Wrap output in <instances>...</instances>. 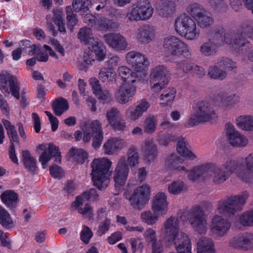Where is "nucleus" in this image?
I'll list each match as a JSON object with an SVG mask.
<instances>
[{
	"label": "nucleus",
	"instance_id": "1",
	"mask_svg": "<svg viewBox=\"0 0 253 253\" xmlns=\"http://www.w3.org/2000/svg\"><path fill=\"white\" fill-rule=\"evenodd\" d=\"M212 181L216 185L224 182L234 174L239 180L249 182L253 179V153L241 161L228 160L222 165L213 167Z\"/></svg>",
	"mask_w": 253,
	"mask_h": 253
},
{
	"label": "nucleus",
	"instance_id": "2",
	"mask_svg": "<svg viewBox=\"0 0 253 253\" xmlns=\"http://www.w3.org/2000/svg\"><path fill=\"white\" fill-rule=\"evenodd\" d=\"M112 161L106 157L95 158L90 164L91 176L94 185L99 189L106 188L110 182Z\"/></svg>",
	"mask_w": 253,
	"mask_h": 253
},
{
	"label": "nucleus",
	"instance_id": "3",
	"mask_svg": "<svg viewBox=\"0 0 253 253\" xmlns=\"http://www.w3.org/2000/svg\"><path fill=\"white\" fill-rule=\"evenodd\" d=\"M82 130H77L74 133L76 140L82 138L85 143L89 142L92 138V146L98 148L103 139V131L101 123L98 120H93L86 123L82 127Z\"/></svg>",
	"mask_w": 253,
	"mask_h": 253
},
{
	"label": "nucleus",
	"instance_id": "4",
	"mask_svg": "<svg viewBox=\"0 0 253 253\" xmlns=\"http://www.w3.org/2000/svg\"><path fill=\"white\" fill-rule=\"evenodd\" d=\"M249 194L245 191L240 195L227 197L219 200L216 210L218 213L232 216L242 211Z\"/></svg>",
	"mask_w": 253,
	"mask_h": 253
},
{
	"label": "nucleus",
	"instance_id": "5",
	"mask_svg": "<svg viewBox=\"0 0 253 253\" xmlns=\"http://www.w3.org/2000/svg\"><path fill=\"white\" fill-rule=\"evenodd\" d=\"M253 23L245 24L241 27V33L235 34L233 31H228L224 33L223 41L230 45L232 49L236 52L241 54L243 53V48L248 44V41L243 38L246 36L251 38V34L253 33Z\"/></svg>",
	"mask_w": 253,
	"mask_h": 253
},
{
	"label": "nucleus",
	"instance_id": "6",
	"mask_svg": "<svg viewBox=\"0 0 253 253\" xmlns=\"http://www.w3.org/2000/svg\"><path fill=\"white\" fill-rule=\"evenodd\" d=\"M217 117L212 104L206 101H201L196 104L194 112L188 120V124L193 126L200 123L215 121Z\"/></svg>",
	"mask_w": 253,
	"mask_h": 253
},
{
	"label": "nucleus",
	"instance_id": "7",
	"mask_svg": "<svg viewBox=\"0 0 253 253\" xmlns=\"http://www.w3.org/2000/svg\"><path fill=\"white\" fill-rule=\"evenodd\" d=\"M174 29L181 37L189 41L196 40L200 35V30L196 22L185 14L176 18L174 23Z\"/></svg>",
	"mask_w": 253,
	"mask_h": 253
},
{
	"label": "nucleus",
	"instance_id": "8",
	"mask_svg": "<svg viewBox=\"0 0 253 253\" xmlns=\"http://www.w3.org/2000/svg\"><path fill=\"white\" fill-rule=\"evenodd\" d=\"M188 222L194 230L200 234H205L208 230L207 215L203 208L197 205L186 213Z\"/></svg>",
	"mask_w": 253,
	"mask_h": 253
},
{
	"label": "nucleus",
	"instance_id": "9",
	"mask_svg": "<svg viewBox=\"0 0 253 253\" xmlns=\"http://www.w3.org/2000/svg\"><path fill=\"white\" fill-rule=\"evenodd\" d=\"M151 192L150 185L144 183L136 187L132 193L125 190L124 195L134 208L140 210L148 202Z\"/></svg>",
	"mask_w": 253,
	"mask_h": 253
},
{
	"label": "nucleus",
	"instance_id": "10",
	"mask_svg": "<svg viewBox=\"0 0 253 253\" xmlns=\"http://www.w3.org/2000/svg\"><path fill=\"white\" fill-rule=\"evenodd\" d=\"M163 46L165 52L168 55H182L186 58H190L191 56L190 47L187 44L175 36L165 38Z\"/></svg>",
	"mask_w": 253,
	"mask_h": 253
},
{
	"label": "nucleus",
	"instance_id": "11",
	"mask_svg": "<svg viewBox=\"0 0 253 253\" xmlns=\"http://www.w3.org/2000/svg\"><path fill=\"white\" fill-rule=\"evenodd\" d=\"M153 13V8L147 0H141L131 6L126 17L129 21L149 19Z\"/></svg>",
	"mask_w": 253,
	"mask_h": 253
},
{
	"label": "nucleus",
	"instance_id": "12",
	"mask_svg": "<svg viewBox=\"0 0 253 253\" xmlns=\"http://www.w3.org/2000/svg\"><path fill=\"white\" fill-rule=\"evenodd\" d=\"M169 82L167 68L163 65H158L152 69L150 75L149 82L150 88L153 92H160Z\"/></svg>",
	"mask_w": 253,
	"mask_h": 253
},
{
	"label": "nucleus",
	"instance_id": "13",
	"mask_svg": "<svg viewBox=\"0 0 253 253\" xmlns=\"http://www.w3.org/2000/svg\"><path fill=\"white\" fill-rule=\"evenodd\" d=\"M129 168L126 163L125 156H121L118 160L113 173L115 187L119 191H122L127 179Z\"/></svg>",
	"mask_w": 253,
	"mask_h": 253
},
{
	"label": "nucleus",
	"instance_id": "14",
	"mask_svg": "<svg viewBox=\"0 0 253 253\" xmlns=\"http://www.w3.org/2000/svg\"><path fill=\"white\" fill-rule=\"evenodd\" d=\"M0 89L5 96H7L11 92L16 99L20 98L19 85L17 79L9 72L2 71L0 73Z\"/></svg>",
	"mask_w": 253,
	"mask_h": 253
},
{
	"label": "nucleus",
	"instance_id": "15",
	"mask_svg": "<svg viewBox=\"0 0 253 253\" xmlns=\"http://www.w3.org/2000/svg\"><path fill=\"white\" fill-rule=\"evenodd\" d=\"M36 153H41L39 161L43 169L46 168L48 162L52 157L55 158L54 162L56 163H60L61 162V156L59 149L52 144H49L48 147L46 144L39 145L36 149Z\"/></svg>",
	"mask_w": 253,
	"mask_h": 253
},
{
	"label": "nucleus",
	"instance_id": "16",
	"mask_svg": "<svg viewBox=\"0 0 253 253\" xmlns=\"http://www.w3.org/2000/svg\"><path fill=\"white\" fill-rule=\"evenodd\" d=\"M231 227V222L218 214H215L211 218L210 229L215 237L221 238L227 235Z\"/></svg>",
	"mask_w": 253,
	"mask_h": 253
},
{
	"label": "nucleus",
	"instance_id": "17",
	"mask_svg": "<svg viewBox=\"0 0 253 253\" xmlns=\"http://www.w3.org/2000/svg\"><path fill=\"white\" fill-rule=\"evenodd\" d=\"M126 60L128 65L137 73H143L146 77V69L149 65L147 59L142 53L134 51L128 52L126 55Z\"/></svg>",
	"mask_w": 253,
	"mask_h": 253
},
{
	"label": "nucleus",
	"instance_id": "18",
	"mask_svg": "<svg viewBox=\"0 0 253 253\" xmlns=\"http://www.w3.org/2000/svg\"><path fill=\"white\" fill-rule=\"evenodd\" d=\"M137 84L121 83L114 94L116 100L121 104L131 101L136 94Z\"/></svg>",
	"mask_w": 253,
	"mask_h": 253
},
{
	"label": "nucleus",
	"instance_id": "19",
	"mask_svg": "<svg viewBox=\"0 0 253 253\" xmlns=\"http://www.w3.org/2000/svg\"><path fill=\"white\" fill-rule=\"evenodd\" d=\"M163 230L166 235L169 237L172 242L187 235L179 230V224L178 218L170 216L167 218L163 224Z\"/></svg>",
	"mask_w": 253,
	"mask_h": 253
},
{
	"label": "nucleus",
	"instance_id": "20",
	"mask_svg": "<svg viewBox=\"0 0 253 253\" xmlns=\"http://www.w3.org/2000/svg\"><path fill=\"white\" fill-rule=\"evenodd\" d=\"M118 76L121 78L122 83L138 84L142 80H144L143 73H137L132 71L126 66H121L117 69Z\"/></svg>",
	"mask_w": 253,
	"mask_h": 253
},
{
	"label": "nucleus",
	"instance_id": "21",
	"mask_svg": "<svg viewBox=\"0 0 253 253\" xmlns=\"http://www.w3.org/2000/svg\"><path fill=\"white\" fill-rule=\"evenodd\" d=\"M229 246L239 249H253V234L245 233L235 236L230 240Z\"/></svg>",
	"mask_w": 253,
	"mask_h": 253
},
{
	"label": "nucleus",
	"instance_id": "22",
	"mask_svg": "<svg viewBox=\"0 0 253 253\" xmlns=\"http://www.w3.org/2000/svg\"><path fill=\"white\" fill-rule=\"evenodd\" d=\"M214 167V164L206 163L194 167L188 171V177L192 180H196L199 178L207 179L211 177L209 171Z\"/></svg>",
	"mask_w": 253,
	"mask_h": 253
},
{
	"label": "nucleus",
	"instance_id": "23",
	"mask_svg": "<svg viewBox=\"0 0 253 253\" xmlns=\"http://www.w3.org/2000/svg\"><path fill=\"white\" fill-rule=\"evenodd\" d=\"M105 42L116 51L126 49L128 43L126 38L119 33H108L104 36Z\"/></svg>",
	"mask_w": 253,
	"mask_h": 253
},
{
	"label": "nucleus",
	"instance_id": "24",
	"mask_svg": "<svg viewBox=\"0 0 253 253\" xmlns=\"http://www.w3.org/2000/svg\"><path fill=\"white\" fill-rule=\"evenodd\" d=\"M149 107V103L146 100H142L127 109L126 117L130 121L134 122L146 112Z\"/></svg>",
	"mask_w": 253,
	"mask_h": 253
},
{
	"label": "nucleus",
	"instance_id": "25",
	"mask_svg": "<svg viewBox=\"0 0 253 253\" xmlns=\"http://www.w3.org/2000/svg\"><path fill=\"white\" fill-rule=\"evenodd\" d=\"M226 135L229 143L233 146L243 147L248 143V138L236 130L233 126L227 127Z\"/></svg>",
	"mask_w": 253,
	"mask_h": 253
},
{
	"label": "nucleus",
	"instance_id": "26",
	"mask_svg": "<svg viewBox=\"0 0 253 253\" xmlns=\"http://www.w3.org/2000/svg\"><path fill=\"white\" fill-rule=\"evenodd\" d=\"M168 205L166 193L159 192L153 198L151 209L153 212L163 216L166 214L168 211Z\"/></svg>",
	"mask_w": 253,
	"mask_h": 253
},
{
	"label": "nucleus",
	"instance_id": "27",
	"mask_svg": "<svg viewBox=\"0 0 253 253\" xmlns=\"http://www.w3.org/2000/svg\"><path fill=\"white\" fill-rule=\"evenodd\" d=\"M86 202L80 195L77 196L71 205V208L73 211L91 219L93 217V208Z\"/></svg>",
	"mask_w": 253,
	"mask_h": 253
},
{
	"label": "nucleus",
	"instance_id": "28",
	"mask_svg": "<svg viewBox=\"0 0 253 253\" xmlns=\"http://www.w3.org/2000/svg\"><path fill=\"white\" fill-rule=\"evenodd\" d=\"M126 145V141L118 137H111L105 142L103 146L104 153L113 155L125 148Z\"/></svg>",
	"mask_w": 253,
	"mask_h": 253
},
{
	"label": "nucleus",
	"instance_id": "29",
	"mask_svg": "<svg viewBox=\"0 0 253 253\" xmlns=\"http://www.w3.org/2000/svg\"><path fill=\"white\" fill-rule=\"evenodd\" d=\"M135 36L139 42L143 44H147L155 39L156 29L152 26L144 25L138 29Z\"/></svg>",
	"mask_w": 253,
	"mask_h": 253
},
{
	"label": "nucleus",
	"instance_id": "30",
	"mask_svg": "<svg viewBox=\"0 0 253 253\" xmlns=\"http://www.w3.org/2000/svg\"><path fill=\"white\" fill-rule=\"evenodd\" d=\"M53 18L52 17L51 15L46 16L47 25L50 30L52 31L54 33L55 31V27L52 24L53 22L58 28V30L63 33L66 32L65 27L63 23L62 18V11L59 9H54L53 10Z\"/></svg>",
	"mask_w": 253,
	"mask_h": 253
},
{
	"label": "nucleus",
	"instance_id": "31",
	"mask_svg": "<svg viewBox=\"0 0 253 253\" xmlns=\"http://www.w3.org/2000/svg\"><path fill=\"white\" fill-rule=\"evenodd\" d=\"M141 150L144 159L148 162H154L158 156V149L152 139L145 140Z\"/></svg>",
	"mask_w": 253,
	"mask_h": 253
},
{
	"label": "nucleus",
	"instance_id": "32",
	"mask_svg": "<svg viewBox=\"0 0 253 253\" xmlns=\"http://www.w3.org/2000/svg\"><path fill=\"white\" fill-rule=\"evenodd\" d=\"M178 0H160L156 4V8L159 14L167 17L172 15L175 10Z\"/></svg>",
	"mask_w": 253,
	"mask_h": 253
},
{
	"label": "nucleus",
	"instance_id": "33",
	"mask_svg": "<svg viewBox=\"0 0 253 253\" xmlns=\"http://www.w3.org/2000/svg\"><path fill=\"white\" fill-rule=\"evenodd\" d=\"M166 164L169 170L173 172L184 171L188 173L185 165L184 160L175 154H171L166 160Z\"/></svg>",
	"mask_w": 253,
	"mask_h": 253
},
{
	"label": "nucleus",
	"instance_id": "34",
	"mask_svg": "<svg viewBox=\"0 0 253 253\" xmlns=\"http://www.w3.org/2000/svg\"><path fill=\"white\" fill-rule=\"evenodd\" d=\"M237 126L245 131H253V115H242L236 118Z\"/></svg>",
	"mask_w": 253,
	"mask_h": 253
},
{
	"label": "nucleus",
	"instance_id": "35",
	"mask_svg": "<svg viewBox=\"0 0 253 253\" xmlns=\"http://www.w3.org/2000/svg\"><path fill=\"white\" fill-rule=\"evenodd\" d=\"M98 79L105 84H111L117 80V74L112 67H103L98 73Z\"/></svg>",
	"mask_w": 253,
	"mask_h": 253
},
{
	"label": "nucleus",
	"instance_id": "36",
	"mask_svg": "<svg viewBox=\"0 0 253 253\" xmlns=\"http://www.w3.org/2000/svg\"><path fill=\"white\" fill-rule=\"evenodd\" d=\"M197 245V253H215L214 242L210 238L202 237Z\"/></svg>",
	"mask_w": 253,
	"mask_h": 253
},
{
	"label": "nucleus",
	"instance_id": "37",
	"mask_svg": "<svg viewBox=\"0 0 253 253\" xmlns=\"http://www.w3.org/2000/svg\"><path fill=\"white\" fill-rule=\"evenodd\" d=\"M173 241L177 253H192L191 241L187 235Z\"/></svg>",
	"mask_w": 253,
	"mask_h": 253
},
{
	"label": "nucleus",
	"instance_id": "38",
	"mask_svg": "<svg viewBox=\"0 0 253 253\" xmlns=\"http://www.w3.org/2000/svg\"><path fill=\"white\" fill-rule=\"evenodd\" d=\"M176 150L179 155L189 160H194L197 156L186 147L185 139L182 137H178L177 139Z\"/></svg>",
	"mask_w": 253,
	"mask_h": 253
},
{
	"label": "nucleus",
	"instance_id": "39",
	"mask_svg": "<svg viewBox=\"0 0 253 253\" xmlns=\"http://www.w3.org/2000/svg\"><path fill=\"white\" fill-rule=\"evenodd\" d=\"M77 37L82 44L88 46L97 39L93 37L92 29L86 27L79 30Z\"/></svg>",
	"mask_w": 253,
	"mask_h": 253
},
{
	"label": "nucleus",
	"instance_id": "40",
	"mask_svg": "<svg viewBox=\"0 0 253 253\" xmlns=\"http://www.w3.org/2000/svg\"><path fill=\"white\" fill-rule=\"evenodd\" d=\"M0 198L6 206L11 209L15 208L17 204V194L12 190H6L3 192Z\"/></svg>",
	"mask_w": 253,
	"mask_h": 253
},
{
	"label": "nucleus",
	"instance_id": "41",
	"mask_svg": "<svg viewBox=\"0 0 253 253\" xmlns=\"http://www.w3.org/2000/svg\"><path fill=\"white\" fill-rule=\"evenodd\" d=\"M89 49L94 53L98 60H103L106 55V49L105 46L99 43L96 39L88 46Z\"/></svg>",
	"mask_w": 253,
	"mask_h": 253
},
{
	"label": "nucleus",
	"instance_id": "42",
	"mask_svg": "<svg viewBox=\"0 0 253 253\" xmlns=\"http://www.w3.org/2000/svg\"><path fill=\"white\" fill-rule=\"evenodd\" d=\"M126 158L128 167H135L139 164L140 157L136 148L134 146H132L128 149Z\"/></svg>",
	"mask_w": 253,
	"mask_h": 253
},
{
	"label": "nucleus",
	"instance_id": "43",
	"mask_svg": "<svg viewBox=\"0 0 253 253\" xmlns=\"http://www.w3.org/2000/svg\"><path fill=\"white\" fill-rule=\"evenodd\" d=\"M68 154L70 158L78 163H83L87 158V154L82 149L72 148Z\"/></svg>",
	"mask_w": 253,
	"mask_h": 253
},
{
	"label": "nucleus",
	"instance_id": "44",
	"mask_svg": "<svg viewBox=\"0 0 253 253\" xmlns=\"http://www.w3.org/2000/svg\"><path fill=\"white\" fill-rule=\"evenodd\" d=\"M157 124L156 118L152 115H148L143 122L144 131L146 133H153L156 130Z\"/></svg>",
	"mask_w": 253,
	"mask_h": 253
},
{
	"label": "nucleus",
	"instance_id": "45",
	"mask_svg": "<svg viewBox=\"0 0 253 253\" xmlns=\"http://www.w3.org/2000/svg\"><path fill=\"white\" fill-rule=\"evenodd\" d=\"M186 190V185L183 181L180 180L173 181L168 185V191L172 195H178Z\"/></svg>",
	"mask_w": 253,
	"mask_h": 253
},
{
	"label": "nucleus",
	"instance_id": "46",
	"mask_svg": "<svg viewBox=\"0 0 253 253\" xmlns=\"http://www.w3.org/2000/svg\"><path fill=\"white\" fill-rule=\"evenodd\" d=\"M117 26L115 22L108 20L105 18H100L96 20L93 27L100 31H110Z\"/></svg>",
	"mask_w": 253,
	"mask_h": 253
},
{
	"label": "nucleus",
	"instance_id": "47",
	"mask_svg": "<svg viewBox=\"0 0 253 253\" xmlns=\"http://www.w3.org/2000/svg\"><path fill=\"white\" fill-rule=\"evenodd\" d=\"M160 215L149 210L142 212L140 214V218L144 223L151 226L156 224L158 222Z\"/></svg>",
	"mask_w": 253,
	"mask_h": 253
},
{
	"label": "nucleus",
	"instance_id": "48",
	"mask_svg": "<svg viewBox=\"0 0 253 253\" xmlns=\"http://www.w3.org/2000/svg\"><path fill=\"white\" fill-rule=\"evenodd\" d=\"M218 62L210 66L208 69V74L211 78L222 80L227 76L226 72L219 69Z\"/></svg>",
	"mask_w": 253,
	"mask_h": 253
},
{
	"label": "nucleus",
	"instance_id": "49",
	"mask_svg": "<svg viewBox=\"0 0 253 253\" xmlns=\"http://www.w3.org/2000/svg\"><path fill=\"white\" fill-rule=\"evenodd\" d=\"M22 156L23 163L26 169L30 171H34L36 169V160L32 156L31 153L28 150H23Z\"/></svg>",
	"mask_w": 253,
	"mask_h": 253
},
{
	"label": "nucleus",
	"instance_id": "50",
	"mask_svg": "<svg viewBox=\"0 0 253 253\" xmlns=\"http://www.w3.org/2000/svg\"><path fill=\"white\" fill-rule=\"evenodd\" d=\"M52 108L56 115L61 116L69 108L68 101L66 99L61 98L53 103Z\"/></svg>",
	"mask_w": 253,
	"mask_h": 253
},
{
	"label": "nucleus",
	"instance_id": "51",
	"mask_svg": "<svg viewBox=\"0 0 253 253\" xmlns=\"http://www.w3.org/2000/svg\"><path fill=\"white\" fill-rule=\"evenodd\" d=\"M2 123L6 130L7 134L11 143L18 142L19 138L14 126L9 121L5 119H2Z\"/></svg>",
	"mask_w": 253,
	"mask_h": 253
},
{
	"label": "nucleus",
	"instance_id": "52",
	"mask_svg": "<svg viewBox=\"0 0 253 253\" xmlns=\"http://www.w3.org/2000/svg\"><path fill=\"white\" fill-rule=\"evenodd\" d=\"M201 53L206 56H209L215 54L217 51V46L214 42L209 41L204 42L200 48Z\"/></svg>",
	"mask_w": 253,
	"mask_h": 253
},
{
	"label": "nucleus",
	"instance_id": "53",
	"mask_svg": "<svg viewBox=\"0 0 253 253\" xmlns=\"http://www.w3.org/2000/svg\"><path fill=\"white\" fill-rule=\"evenodd\" d=\"M72 5L76 12H82L89 9L91 2L89 0H72Z\"/></svg>",
	"mask_w": 253,
	"mask_h": 253
},
{
	"label": "nucleus",
	"instance_id": "54",
	"mask_svg": "<svg viewBox=\"0 0 253 253\" xmlns=\"http://www.w3.org/2000/svg\"><path fill=\"white\" fill-rule=\"evenodd\" d=\"M106 118L108 124L111 126L118 120L121 119L122 115L118 108L112 107L107 110Z\"/></svg>",
	"mask_w": 253,
	"mask_h": 253
},
{
	"label": "nucleus",
	"instance_id": "55",
	"mask_svg": "<svg viewBox=\"0 0 253 253\" xmlns=\"http://www.w3.org/2000/svg\"><path fill=\"white\" fill-rule=\"evenodd\" d=\"M176 90L173 88H169L166 89L160 96V100L163 101L161 104L163 106H166L167 103L173 101L175 98Z\"/></svg>",
	"mask_w": 253,
	"mask_h": 253
},
{
	"label": "nucleus",
	"instance_id": "56",
	"mask_svg": "<svg viewBox=\"0 0 253 253\" xmlns=\"http://www.w3.org/2000/svg\"><path fill=\"white\" fill-rule=\"evenodd\" d=\"M0 224L9 228L13 226V222L9 214L0 205Z\"/></svg>",
	"mask_w": 253,
	"mask_h": 253
},
{
	"label": "nucleus",
	"instance_id": "57",
	"mask_svg": "<svg viewBox=\"0 0 253 253\" xmlns=\"http://www.w3.org/2000/svg\"><path fill=\"white\" fill-rule=\"evenodd\" d=\"M187 11L196 20H197V18L200 17L206 11L202 6L197 3H194L189 5L187 7Z\"/></svg>",
	"mask_w": 253,
	"mask_h": 253
},
{
	"label": "nucleus",
	"instance_id": "58",
	"mask_svg": "<svg viewBox=\"0 0 253 253\" xmlns=\"http://www.w3.org/2000/svg\"><path fill=\"white\" fill-rule=\"evenodd\" d=\"M218 65L225 71H232L237 68V64L228 58H221L218 61Z\"/></svg>",
	"mask_w": 253,
	"mask_h": 253
},
{
	"label": "nucleus",
	"instance_id": "59",
	"mask_svg": "<svg viewBox=\"0 0 253 253\" xmlns=\"http://www.w3.org/2000/svg\"><path fill=\"white\" fill-rule=\"evenodd\" d=\"M239 222L244 226L253 225V209L241 215Z\"/></svg>",
	"mask_w": 253,
	"mask_h": 253
},
{
	"label": "nucleus",
	"instance_id": "60",
	"mask_svg": "<svg viewBox=\"0 0 253 253\" xmlns=\"http://www.w3.org/2000/svg\"><path fill=\"white\" fill-rule=\"evenodd\" d=\"M67 14V19L68 21L67 25L71 31H73V27L76 25L78 22V19L76 14L73 13L72 8L70 6L66 7Z\"/></svg>",
	"mask_w": 253,
	"mask_h": 253
},
{
	"label": "nucleus",
	"instance_id": "61",
	"mask_svg": "<svg viewBox=\"0 0 253 253\" xmlns=\"http://www.w3.org/2000/svg\"><path fill=\"white\" fill-rule=\"evenodd\" d=\"M197 21L198 25L203 28H208L210 27L213 22L212 18L208 15L205 11L200 17L197 18Z\"/></svg>",
	"mask_w": 253,
	"mask_h": 253
},
{
	"label": "nucleus",
	"instance_id": "62",
	"mask_svg": "<svg viewBox=\"0 0 253 253\" xmlns=\"http://www.w3.org/2000/svg\"><path fill=\"white\" fill-rule=\"evenodd\" d=\"M143 237L146 242L152 244L159 241L157 239L156 231L151 227H149L143 232Z\"/></svg>",
	"mask_w": 253,
	"mask_h": 253
},
{
	"label": "nucleus",
	"instance_id": "63",
	"mask_svg": "<svg viewBox=\"0 0 253 253\" xmlns=\"http://www.w3.org/2000/svg\"><path fill=\"white\" fill-rule=\"evenodd\" d=\"M222 106L225 109L232 108L236 104L235 94L225 95L222 99Z\"/></svg>",
	"mask_w": 253,
	"mask_h": 253
},
{
	"label": "nucleus",
	"instance_id": "64",
	"mask_svg": "<svg viewBox=\"0 0 253 253\" xmlns=\"http://www.w3.org/2000/svg\"><path fill=\"white\" fill-rule=\"evenodd\" d=\"M194 65L192 63L187 61L180 62L177 65V72L179 74H191Z\"/></svg>",
	"mask_w": 253,
	"mask_h": 253
}]
</instances>
